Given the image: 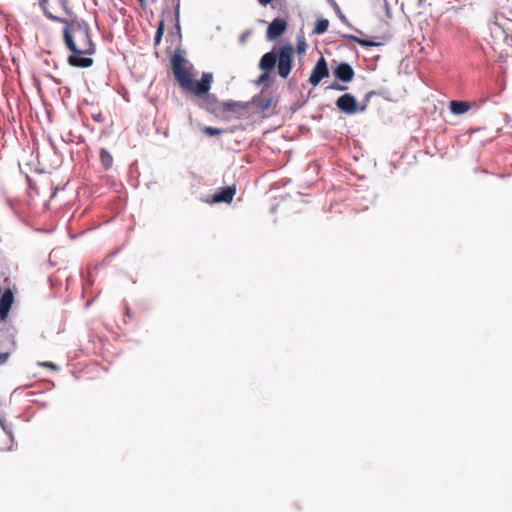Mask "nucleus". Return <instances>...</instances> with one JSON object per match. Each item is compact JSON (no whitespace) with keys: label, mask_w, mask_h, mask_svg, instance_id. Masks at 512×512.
Listing matches in <instances>:
<instances>
[{"label":"nucleus","mask_w":512,"mask_h":512,"mask_svg":"<svg viewBox=\"0 0 512 512\" xmlns=\"http://www.w3.org/2000/svg\"><path fill=\"white\" fill-rule=\"evenodd\" d=\"M333 88L337 89V90H340V91H343L345 90L347 87L346 86H341V85H334Z\"/></svg>","instance_id":"obj_22"},{"label":"nucleus","mask_w":512,"mask_h":512,"mask_svg":"<svg viewBox=\"0 0 512 512\" xmlns=\"http://www.w3.org/2000/svg\"><path fill=\"white\" fill-rule=\"evenodd\" d=\"M40 366L50 368L52 370H58V366L54 364L53 362H41L39 363Z\"/></svg>","instance_id":"obj_20"},{"label":"nucleus","mask_w":512,"mask_h":512,"mask_svg":"<svg viewBox=\"0 0 512 512\" xmlns=\"http://www.w3.org/2000/svg\"><path fill=\"white\" fill-rule=\"evenodd\" d=\"M329 75V70H328V66H327V62L325 60V58L323 56H321L315 67L313 68L312 72H311V75L309 77V82L313 85V86H317L321 80H323L324 78L328 77Z\"/></svg>","instance_id":"obj_5"},{"label":"nucleus","mask_w":512,"mask_h":512,"mask_svg":"<svg viewBox=\"0 0 512 512\" xmlns=\"http://www.w3.org/2000/svg\"><path fill=\"white\" fill-rule=\"evenodd\" d=\"M287 28V21L282 18L274 19L268 26L266 37L268 40H275L280 37Z\"/></svg>","instance_id":"obj_7"},{"label":"nucleus","mask_w":512,"mask_h":512,"mask_svg":"<svg viewBox=\"0 0 512 512\" xmlns=\"http://www.w3.org/2000/svg\"><path fill=\"white\" fill-rule=\"evenodd\" d=\"M220 107L224 112H232L238 108H244L245 106L240 102H235V101L229 100V101L222 102L220 104Z\"/></svg>","instance_id":"obj_12"},{"label":"nucleus","mask_w":512,"mask_h":512,"mask_svg":"<svg viewBox=\"0 0 512 512\" xmlns=\"http://www.w3.org/2000/svg\"><path fill=\"white\" fill-rule=\"evenodd\" d=\"M38 4L43 14L52 21L63 23L73 16L69 0H38Z\"/></svg>","instance_id":"obj_4"},{"label":"nucleus","mask_w":512,"mask_h":512,"mask_svg":"<svg viewBox=\"0 0 512 512\" xmlns=\"http://www.w3.org/2000/svg\"><path fill=\"white\" fill-rule=\"evenodd\" d=\"M235 193H236V189L234 186H228V187L221 188L218 192H216L213 195V202H215V203H220V202L231 203L234 198Z\"/></svg>","instance_id":"obj_9"},{"label":"nucleus","mask_w":512,"mask_h":512,"mask_svg":"<svg viewBox=\"0 0 512 512\" xmlns=\"http://www.w3.org/2000/svg\"><path fill=\"white\" fill-rule=\"evenodd\" d=\"M10 358L9 352H0V366L4 365Z\"/></svg>","instance_id":"obj_19"},{"label":"nucleus","mask_w":512,"mask_h":512,"mask_svg":"<svg viewBox=\"0 0 512 512\" xmlns=\"http://www.w3.org/2000/svg\"><path fill=\"white\" fill-rule=\"evenodd\" d=\"M328 27H329V21L327 19H325V18L318 19L315 24V27L313 29V33L317 34V35L323 34L327 31Z\"/></svg>","instance_id":"obj_13"},{"label":"nucleus","mask_w":512,"mask_h":512,"mask_svg":"<svg viewBox=\"0 0 512 512\" xmlns=\"http://www.w3.org/2000/svg\"><path fill=\"white\" fill-rule=\"evenodd\" d=\"M138 2H139L140 4H143V3H144V0H138Z\"/></svg>","instance_id":"obj_24"},{"label":"nucleus","mask_w":512,"mask_h":512,"mask_svg":"<svg viewBox=\"0 0 512 512\" xmlns=\"http://www.w3.org/2000/svg\"><path fill=\"white\" fill-rule=\"evenodd\" d=\"M174 6L175 17L178 20L180 14V0H172Z\"/></svg>","instance_id":"obj_17"},{"label":"nucleus","mask_w":512,"mask_h":512,"mask_svg":"<svg viewBox=\"0 0 512 512\" xmlns=\"http://www.w3.org/2000/svg\"><path fill=\"white\" fill-rule=\"evenodd\" d=\"M163 33H164V22L160 21L157 31L155 33V37H154L155 45H158L161 42Z\"/></svg>","instance_id":"obj_15"},{"label":"nucleus","mask_w":512,"mask_h":512,"mask_svg":"<svg viewBox=\"0 0 512 512\" xmlns=\"http://www.w3.org/2000/svg\"><path fill=\"white\" fill-rule=\"evenodd\" d=\"M449 108L453 114L460 115L466 113L470 109V104L465 101L452 100Z\"/></svg>","instance_id":"obj_10"},{"label":"nucleus","mask_w":512,"mask_h":512,"mask_svg":"<svg viewBox=\"0 0 512 512\" xmlns=\"http://www.w3.org/2000/svg\"><path fill=\"white\" fill-rule=\"evenodd\" d=\"M268 78V75L267 74H262L260 77H259V82H263L264 80H266Z\"/></svg>","instance_id":"obj_23"},{"label":"nucleus","mask_w":512,"mask_h":512,"mask_svg":"<svg viewBox=\"0 0 512 512\" xmlns=\"http://www.w3.org/2000/svg\"><path fill=\"white\" fill-rule=\"evenodd\" d=\"M203 133L208 136H218L221 135L223 131L221 129L208 126L203 129Z\"/></svg>","instance_id":"obj_16"},{"label":"nucleus","mask_w":512,"mask_h":512,"mask_svg":"<svg viewBox=\"0 0 512 512\" xmlns=\"http://www.w3.org/2000/svg\"><path fill=\"white\" fill-rule=\"evenodd\" d=\"M334 76L342 82H350L354 78L353 68L346 62L340 63L333 71Z\"/></svg>","instance_id":"obj_8"},{"label":"nucleus","mask_w":512,"mask_h":512,"mask_svg":"<svg viewBox=\"0 0 512 512\" xmlns=\"http://www.w3.org/2000/svg\"><path fill=\"white\" fill-rule=\"evenodd\" d=\"M171 64L175 79L183 90L192 92L197 96L206 94L210 90L212 74L203 73L201 80L195 83L185 66L186 62L182 55L175 53L172 56Z\"/></svg>","instance_id":"obj_2"},{"label":"nucleus","mask_w":512,"mask_h":512,"mask_svg":"<svg viewBox=\"0 0 512 512\" xmlns=\"http://www.w3.org/2000/svg\"><path fill=\"white\" fill-rule=\"evenodd\" d=\"M273 0H258V2L262 5V6H266L267 4L271 3Z\"/></svg>","instance_id":"obj_21"},{"label":"nucleus","mask_w":512,"mask_h":512,"mask_svg":"<svg viewBox=\"0 0 512 512\" xmlns=\"http://www.w3.org/2000/svg\"><path fill=\"white\" fill-rule=\"evenodd\" d=\"M63 24L64 44L71 52L67 59L68 64L77 68L91 67L94 60L89 56L95 53L96 47L91 39L89 25L83 20L71 18Z\"/></svg>","instance_id":"obj_1"},{"label":"nucleus","mask_w":512,"mask_h":512,"mask_svg":"<svg viewBox=\"0 0 512 512\" xmlns=\"http://www.w3.org/2000/svg\"><path fill=\"white\" fill-rule=\"evenodd\" d=\"M99 157L103 168L109 170L113 165V156L111 153L107 149L101 148Z\"/></svg>","instance_id":"obj_11"},{"label":"nucleus","mask_w":512,"mask_h":512,"mask_svg":"<svg viewBox=\"0 0 512 512\" xmlns=\"http://www.w3.org/2000/svg\"><path fill=\"white\" fill-rule=\"evenodd\" d=\"M306 48H307L306 42L304 40H299L297 43V52L299 54H301V53L305 52Z\"/></svg>","instance_id":"obj_18"},{"label":"nucleus","mask_w":512,"mask_h":512,"mask_svg":"<svg viewBox=\"0 0 512 512\" xmlns=\"http://www.w3.org/2000/svg\"><path fill=\"white\" fill-rule=\"evenodd\" d=\"M347 37L349 39L355 41L356 43H358L362 47H373V46L380 45V43H376L374 41L363 39V38H360V37H357V36H354V35H347Z\"/></svg>","instance_id":"obj_14"},{"label":"nucleus","mask_w":512,"mask_h":512,"mask_svg":"<svg viewBox=\"0 0 512 512\" xmlns=\"http://www.w3.org/2000/svg\"><path fill=\"white\" fill-rule=\"evenodd\" d=\"M337 108L349 115L358 111L357 101L355 97L349 93L341 95L336 101Z\"/></svg>","instance_id":"obj_6"},{"label":"nucleus","mask_w":512,"mask_h":512,"mask_svg":"<svg viewBox=\"0 0 512 512\" xmlns=\"http://www.w3.org/2000/svg\"><path fill=\"white\" fill-rule=\"evenodd\" d=\"M293 54L294 48L291 44L281 45L277 51L274 49L261 57L259 68L267 73L272 71L277 63L279 76L287 78L293 67Z\"/></svg>","instance_id":"obj_3"}]
</instances>
